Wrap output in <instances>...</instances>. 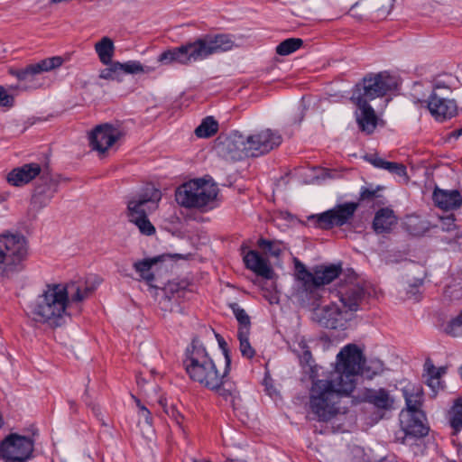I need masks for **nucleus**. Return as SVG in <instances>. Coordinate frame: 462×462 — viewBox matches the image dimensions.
I'll list each match as a JSON object with an SVG mask.
<instances>
[{
    "label": "nucleus",
    "instance_id": "obj_48",
    "mask_svg": "<svg viewBox=\"0 0 462 462\" xmlns=\"http://www.w3.org/2000/svg\"><path fill=\"white\" fill-rule=\"evenodd\" d=\"M365 159L376 168L383 169L386 161L378 157L376 154H366Z\"/></svg>",
    "mask_w": 462,
    "mask_h": 462
},
{
    "label": "nucleus",
    "instance_id": "obj_37",
    "mask_svg": "<svg viewBox=\"0 0 462 462\" xmlns=\"http://www.w3.org/2000/svg\"><path fill=\"white\" fill-rule=\"evenodd\" d=\"M449 423L454 430L459 431L462 430V399L456 400L454 405L449 412Z\"/></svg>",
    "mask_w": 462,
    "mask_h": 462
},
{
    "label": "nucleus",
    "instance_id": "obj_54",
    "mask_svg": "<svg viewBox=\"0 0 462 462\" xmlns=\"http://www.w3.org/2000/svg\"><path fill=\"white\" fill-rule=\"evenodd\" d=\"M218 343L223 351H224V349H226L228 351V349L226 348V343L225 342V340L223 338L218 339Z\"/></svg>",
    "mask_w": 462,
    "mask_h": 462
},
{
    "label": "nucleus",
    "instance_id": "obj_20",
    "mask_svg": "<svg viewBox=\"0 0 462 462\" xmlns=\"http://www.w3.org/2000/svg\"><path fill=\"white\" fill-rule=\"evenodd\" d=\"M365 295V289L358 283H348L338 291V297L346 310L352 315L360 308Z\"/></svg>",
    "mask_w": 462,
    "mask_h": 462
},
{
    "label": "nucleus",
    "instance_id": "obj_35",
    "mask_svg": "<svg viewBox=\"0 0 462 462\" xmlns=\"http://www.w3.org/2000/svg\"><path fill=\"white\" fill-rule=\"evenodd\" d=\"M303 44L300 38H289L282 41L276 47V53L281 56H287L299 50Z\"/></svg>",
    "mask_w": 462,
    "mask_h": 462
},
{
    "label": "nucleus",
    "instance_id": "obj_40",
    "mask_svg": "<svg viewBox=\"0 0 462 462\" xmlns=\"http://www.w3.org/2000/svg\"><path fill=\"white\" fill-rule=\"evenodd\" d=\"M383 170L388 171L391 173L396 174L400 177H404L407 175V171L405 165L399 162H387L384 163Z\"/></svg>",
    "mask_w": 462,
    "mask_h": 462
},
{
    "label": "nucleus",
    "instance_id": "obj_56",
    "mask_svg": "<svg viewBox=\"0 0 462 462\" xmlns=\"http://www.w3.org/2000/svg\"><path fill=\"white\" fill-rule=\"evenodd\" d=\"M176 423H177L178 425H180V420H179V418H176Z\"/></svg>",
    "mask_w": 462,
    "mask_h": 462
},
{
    "label": "nucleus",
    "instance_id": "obj_13",
    "mask_svg": "<svg viewBox=\"0 0 462 462\" xmlns=\"http://www.w3.org/2000/svg\"><path fill=\"white\" fill-rule=\"evenodd\" d=\"M122 131L110 124L97 125L89 134L91 148L99 153H105L122 137Z\"/></svg>",
    "mask_w": 462,
    "mask_h": 462
},
{
    "label": "nucleus",
    "instance_id": "obj_6",
    "mask_svg": "<svg viewBox=\"0 0 462 462\" xmlns=\"http://www.w3.org/2000/svg\"><path fill=\"white\" fill-rule=\"evenodd\" d=\"M28 243L18 233L0 234V277L10 279L24 270Z\"/></svg>",
    "mask_w": 462,
    "mask_h": 462
},
{
    "label": "nucleus",
    "instance_id": "obj_24",
    "mask_svg": "<svg viewBox=\"0 0 462 462\" xmlns=\"http://www.w3.org/2000/svg\"><path fill=\"white\" fill-rule=\"evenodd\" d=\"M245 267L254 272L258 276L265 279H272L274 272L271 267L269 261L263 257L257 251L250 250L244 255Z\"/></svg>",
    "mask_w": 462,
    "mask_h": 462
},
{
    "label": "nucleus",
    "instance_id": "obj_2",
    "mask_svg": "<svg viewBox=\"0 0 462 462\" xmlns=\"http://www.w3.org/2000/svg\"><path fill=\"white\" fill-rule=\"evenodd\" d=\"M92 291L93 288L83 280L47 284L42 293L28 305V316L51 328L60 327L71 315V308L88 299Z\"/></svg>",
    "mask_w": 462,
    "mask_h": 462
},
{
    "label": "nucleus",
    "instance_id": "obj_22",
    "mask_svg": "<svg viewBox=\"0 0 462 462\" xmlns=\"http://www.w3.org/2000/svg\"><path fill=\"white\" fill-rule=\"evenodd\" d=\"M42 172V168L38 163H26L21 167L13 169L7 174V181L14 187H22L28 184Z\"/></svg>",
    "mask_w": 462,
    "mask_h": 462
},
{
    "label": "nucleus",
    "instance_id": "obj_19",
    "mask_svg": "<svg viewBox=\"0 0 462 462\" xmlns=\"http://www.w3.org/2000/svg\"><path fill=\"white\" fill-rule=\"evenodd\" d=\"M351 101L358 108V111L356 112V118L360 131L367 134H373L379 122L374 109L367 101L359 99H351Z\"/></svg>",
    "mask_w": 462,
    "mask_h": 462
},
{
    "label": "nucleus",
    "instance_id": "obj_18",
    "mask_svg": "<svg viewBox=\"0 0 462 462\" xmlns=\"http://www.w3.org/2000/svg\"><path fill=\"white\" fill-rule=\"evenodd\" d=\"M430 114L439 121L451 118L457 113V105L454 100L448 97L439 95L438 92L431 93L429 100L425 101Z\"/></svg>",
    "mask_w": 462,
    "mask_h": 462
},
{
    "label": "nucleus",
    "instance_id": "obj_30",
    "mask_svg": "<svg viewBox=\"0 0 462 462\" xmlns=\"http://www.w3.org/2000/svg\"><path fill=\"white\" fill-rule=\"evenodd\" d=\"M424 370L427 372L428 374V385L432 389H435L436 386L439 385V379L443 374H446L447 368L444 366L437 368L433 365L432 361L430 358H428L424 364Z\"/></svg>",
    "mask_w": 462,
    "mask_h": 462
},
{
    "label": "nucleus",
    "instance_id": "obj_44",
    "mask_svg": "<svg viewBox=\"0 0 462 462\" xmlns=\"http://www.w3.org/2000/svg\"><path fill=\"white\" fill-rule=\"evenodd\" d=\"M383 188L377 186L375 189L362 187L360 189V200H372L377 197V192Z\"/></svg>",
    "mask_w": 462,
    "mask_h": 462
},
{
    "label": "nucleus",
    "instance_id": "obj_26",
    "mask_svg": "<svg viewBox=\"0 0 462 462\" xmlns=\"http://www.w3.org/2000/svg\"><path fill=\"white\" fill-rule=\"evenodd\" d=\"M397 217L393 209L383 208L379 209L374 217L373 227L377 234L388 233L396 225Z\"/></svg>",
    "mask_w": 462,
    "mask_h": 462
},
{
    "label": "nucleus",
    "instance_id": "obj_43",
    "mask_svg": "<svg viewBox=\"0 0 462 462\" xmlns=\"http://www.w3.org/2000/svg\"><path fill=\"white\" fill-rule=\"evenodd\" d=\"M436 92H438L439 95L449 97V95L451 94V88L444 81L437 79L433 84L431 93Z\"/></svg>",
    "mask_w": 462,
    "mask_h": 462
},
{
    "label": "nucleus",
    "instance_id": "obj_15",
    "mask_svg": "<svg viewBox=\"0 0 462 462\" xmlns=\"http://www.w3.org/2000/svg\"><path fill=\"white\" fill-rule=\"evenodd\" d=\"M63 63V59L60 56H53L40 60L37 63L29 64L23 69H9V73L15 77L19 81H31L35 76L42 72H49L60 68Z\"/></svg>",
    "mask_w": 462,
    "mask_h": 462
},
{
    "label": "nucleus",
    "instance_id": "obj_23",
    "mask_svg": "<svg viewBox=\"0 0 462 462\" xmlns=\"http://www.w3.org/2000/svg\"><path fill=\"white\" fill-rule=\"evenodd\" d=\"M363 398L365 402L380 411H391L394 407L395 399L385 388L365 389Z\"/></svg>",
    "mask_w": 462,
    "mask_h": 462
},
{
    "label": "nucleus",
    "instance_id": "obj_28",
    "mask_svg": "<svg viewBox=\"0 0 462 462\" xmlns=\"http://www.w3.org/2000/svg\"><path fill=\"white\" fill-rule=\"evenodd\" d=\"M403 395L407 409L405 411H420L422 404V389L420 386H407L403 389Z\"/></svg>",
    "mask_w": 462,
    "mask_h": 462
},
{
    "label": "nucleus",
    "instance_id": "obj_50",
    "mask_svg": "<svg viewBox=\"0 0 462 462\" xmlns=\"http://www.w3.org/2000/svg\"><path fill=\"white\" fill-rule=\"evenodd\" d=\"M92 411H93L94 415L100 420V422L103 426H108V424L106 422V420L103 418V414L101 412L99 406L93 405Z\"/></svg>",
    "mask_w": 462,
    "mask_h": 462
},
{
    "label": "nucleus",
    "instance_id": "obj_11",
    "mask_svg": "<svg viewBox=\"0 0 462 462\" xmlns=\"http://www.w3.org/2000/svg\"><path fill=\"white\" fill-rule=\"evenodd\" d=\"M32 452L33 439L25 435H7L0 444V456L5 461L28 462Z\"/></svg>",
    "mask_w": 462,
    "mask_h": 462
},
{
    "label": "nucleus",
    "instance_id": "obj_32",
    "mask_svg": "<svg viewBox=\"0 0 462 462\" xmlns=\"http://www.w3.org/2000/svg\"><path fill=\"white\" fill-rule=\"evenodd\" d=\"M217 130V122L212 116H208L203 119L201 124L195 129V134L198 137L208 138L214 135Z\"/></svg>",
    "mask_w": 462,
    "mask_h": 462
},
{
    "label": "nucleus",
    "instance_id": "obj_47",
    "mask_svg": "<svg viewBox=\"0 0 462 462\" xmlns=\"http://www.w3.org/2000/svg\"><path fill=\"white\" fill-rule=\"evenodd\" d=\"M455 220L456 218L453 214L441 217L440 221L442 230L449 232L456 229L457 226L455 224Z\"/></svg>",
    "mask_w": 462,
    "mask_h": 462
},
{
    "label": "nucleus",
    "instance_id": "obj_52",
    "mask_svg": "<svg viewBox=\"0 0 462 462\" xmlns=\"http://www.w3.org/2000/svg\"><path fill=\"white\" fill-rule=\"evenodd\" d=\"M27 432L28 433H32V434H34V433H37L40 429L35 425V424H31L27 429H26Z\"/></svg>",
    "mask_w": 462,
    "mask_h": 462
},
{
    "label": "nucleus",
    "instance_id": "obj_53",
    "mask_svg": "<svg viewBox=\"0 0 462 462\" xmlns=\"http://www.w3.org/2000/svg\"><path fill=\"white\" fill-rule=\"evenodd\" d=\"M452 135L454 137H459V136H462V127L461 128H458V129H456L452 132Z\"/></svg>",
    "mask_w": 462,
    "mask_h": 462
},
{
    "label": "nucleus",
    "instance_id": "obj_46",
    "mask_svg": "<svg viewBox=\"0 0 462 462\" xmlns=\"http://www.w3.org/2000/svg\"><path fill=\"white\" fill-rule=\"evenodd\" d=\"M14 98L9 95L6 90L0 86V106L12 107L14 106Z\"/></svg>",
    "mask_w": 462,
    "mask_h": 462
},
{
    "label": "nucleus",
    "instance_id": "obj_1",
    "mask_svg": "<svg viewBox=\"0 0 462 462\" xmlns=\"http://www.w3.org/2000/svg\"><path fill=\"white\" fill-rule=\"evenodd\" d=\"M337 357V377L314 381L310 389V410L321 421H328L339 412L340 398L354 391L357 374L372 379L384 369L383 363L378 359L366 363L355 344L346 346Z\"/></svg>",
    "mask_w": 462,
    "mask_h": 462
},
{
    "label": "nucleus",
    "instance_id": "obj_51",
    "mask_svg": "<svg viewBox=\"0 0 462 462\" xmlns=\"http://www.w3.org/2000/svg\"><path fill=\"white\" fill-rule=\"evenodd\" d=\"M423 435H415V434H412V435H404L403 437H401V438H396V442H400L402 444H404L405 443V440L408 439V438H411V439H415L417 437H422Z\"/></svg>",
    "mask_w": 462,
    "mask_h": 462
},
{
    "label": "nucleus",
    "instance_id": "obj_42",
    "mask_svg": "<svg viewBox=\"0 0 462 462\" xmlns=\"http://www.w3.org/2000/svg\"><path fill=\"white\" fill-rule=\"evenodd\" d=\"M109 67L100 71L99 77L104 79H115V74L120 70L119 61H111Z\"/></svg>",
    "mask_w": 462,
    "mask_h": 462
},
{
    "label": "nucleus",
    "instance_id": "obj_9",
    "mask_svg": "<svg viewBox=\"0 0 462 462\" xmlns=\"http://www.w3.org/2000/svg\"><path fill=\"white\" fill-rule=\"evenodd\" d=\"M396 88L395 79L386 72L368 74L361 82L356 83L351 99L370 102L377 97L385 96Z\"/></svg>",
    "mask_w": 462,
    "mask_h": 462
},
{
    "label": "nucleus",
    "instance_id": "obj_4",
    "mask_svg": "<svg viewBox=\"0 0 462 462\" xmlns=\"http://www.w3.org/2000/svg\"><path fill=\"white\" fill-rule=\"evenodd\" d=\"M233 47L234 41L229 34H205L193 42L164 51L159 55L158 61L164 65L174 62L189 65L206 60L213 54L230 51Z\"/></svg>",
    "mask_w": 462,
    "mask_h": 462
},
{
    "label": "nucleus",
    "instance_id": "obj_31",
    "mask_svg": "<svg viewBox=\"0 0 462 462\" xmlns=\"http://www.w3.org/2000/svg\"><path fill=\"white\" fill-rule=\"evenodd\" d=\"M158 262L157 258H146L137 261L134 263V269L140 275L142 280L151 282L154 280V275L151 272L152 266Z\"/></svg>",
    "mask_w": 462,
    "mask_h": 462
},
{
    "label": "nucleus",
    "instance_id": "obj_34",
    "mask_svg": "<svg viewBox=\"0 0 462 462\" xmlns=\"http://www.w3.org/2000/svg\"><path fill=\"white\" fill-rule=\"evenodd\" d=\"M257 245L265 254H269L273 257H279L283 250V245L282 242L276 240H268L263 237L257 241Z\"/></svg>",
    "mask_w": 462,
    "mask_h": 462
},
{
    "label": "nucleus",
    "instance_id": "obj_10",
    "mask_svg": "<svg viewBox=\"0 0 462 462\" xmlns=\"http://www.w3.org/2000/svg\"><path fill=\"white\" fill-rule=\"evenodd\" d=\"M357 208L358 203L345 202L320 214L312 215L309 220L313 221L314 225L320 229L329 230L335 226L340 227L350 224Z\"/></svg>",
    "mask_w": 462,
    "mask_h": 462
},
{
    "label": "nucleus",
    "instance_id": "obj_45",
    "mask_svg": "<svg viewBox=\"0 0 462 462\" xmlns=\"http://www.w3.org/2000/svg\"><path fill=\"white\" fill-rule=\"evenodd\" d=\"M462 327V311L455 318L451 319L446 327V332L456 336V329Z\"/></svg>",
    "mask_w": 462,
    "mask_h": 462
},
{
    "label": "nucleus",
    "instance_id": "obj_3",
    "mask_svg": "<svg viewBox=\"0 0 462 462\" xmlns=\"http://www.w3.org/2000/svg\"><path fill=\"white\" fill-rule=\"evenodd\" d=\"M224 356L225 368L221 372L206 348L194 339L191 349H187L185 370L192 381L212 391L229 402L234 409H237L241 406L242 399L236 383L229 377L231 358L226 349H224Z\"/></svg>",
    "mask_w": 462,
    "mask_h": 462
},
{
    "label": "nucleus",
    "instance_id": "obj_39",
    "mask_svg": "<svg viewBox=\"0 0 462 462\" xmlns=\"http://www.w3.org/2000/svg\"><path fill=\"white\" fill-rule=\"evenodd\" d=\"M299 358V361H300V365L305 368V367H309L310 369V378L312 379V383L311 385L313 384V382L314 381H317L318 379H315V374H314V366L312 365L314 360H313V357H312V355H311V352L310 350V347L306 350H304L303 353H301L300 356H297Z\"/></svg>",
    "mask_w": 462,
    "mask_h": 462
},
{
    "label": "nucleus",
    "instance_id": "obj_7",
    "mask_svg": "<svg viewBox=\"0 0 462 462\" xmlns=\"http://www.w3.org/2000/svg\"><path fill=\"white\" fill-rule=\"evenodd\" d=\"M217 191L214 183L205 179H194L177 188L175 200L185 208L207 212L214 208Z\"/></svg>",
    "mask_w": 462,
    "mask_h": 462
},
{
    "label": "nucleus",
    "instance_id": "obj_5",
    "mask_svg": "<svg viewBox=\"0 0 462 462\" xmlns=\"http://www.w3.org/2000/svg\"><path fill=\"white\" fill-rule=\"evenodd\" d=\"M295 279L298 282L297 295L310 305L319 303L323 287L336 280L342 273L341 265L319 266L313 273L295 258Z\"/></svg>",
    "mask_w": 462,
    "mask_h": 462
},
{
    "label": "nucleus",
    "instance_id": "obj_16",
    "mask_svg": "<svg viewBox=\"0 0 462 462\" xmlns=\"http://www.w3.org/2000/svg\"><path fill=\"white\" fill-rule=\"evenodd\" d=\"M353 315L346 310H342L337 304L330 303L324 306L318 314L319 323L329 329H345Z\"/></svg>",
    "mask_w": 462,
    "mask_h": 462
},
{
    "label": "nucleus",
    "instance_id": "obj_41",
    "mask_svg": "<svg viewBox=\"0 0 462 462\" xmlns=\"http://www.w3.org/2000/svg\"><path fill=\"white\" fill-rule=\"evenodd\" d=\"M290 348L298 356L303 353L304 350L308 349L309 346L303 337L296 336L290 345Z\"/></svg>",
    "mask_w": 462,
    "mask_h": 462
},
{
    "label": "nucleus",
    "instance_id": "obj_49",
    "mask_svg": "<svg viewBox=\"0 0 462 462\" xmlns=\"http://www.w3.org/2000/svg\"><path fill=\"white\" fill-rule=\"evenodd\" d=\"M138 406H139V418L143 419L144 422L147 425H151L152 418L150 416V411L144 406L141 405L139 401H138Z\"/></svg>",
    "mask_w": 462,
    "mask_h": 462
},
{
    "label": "nucleus",
    "instance_id": "obj_14",
    "mask_svg": "<svg viewBox=\"0 0 462 462\" xmlns=\"http://www.w3.org/2000/svg\"><path fill=\"white\" fill-rule=\"evenodd\" d=\"M57 191L58 182L49 176L42 175L40 182L34 188L32 195L29 210L36 214L47 207ZM33 217H35V215H33Z\"/></svg>",
    "mask_w": 462,
    "mask_h": 462
},
{
    "label": "nucleus",
    "instance_id": "obj_17",
    "mask_svg": "<svg viewBox=\"0 0 462 462\" xmlns=\"http://www.w3.org/2000/svg\"><path fill=\"white\" fill-rule=\"evenodd\" d=\"M220 155L227 161H241L249 155L245 136L241 134H233L218 145Z\"/></svg>",
    "mask_w": 462,
    "mask_h": 462
},
{
    "label": "nucleus",
    "instance_id": "obj_25",
    "mask_svg": "<svg viewBox=\"0 0 462 462\" xmlns=\"http://www.w3.org/2000/svg\"><path fill=\"white\" fill-rule=\"evenodd\" d=\"M435 205L445 211L455 210L462 205V196L457 189L436 188L432 195Z\"/></svg>",
    "mask_w": 462,
    "mask_h": 462
},
{
    "label": "nucleus",
    "instance_id": "obj_8",
    "mask_svg": "<svg viewBox=\"0 0 462 462\" xmlns=\"http://www.w3.org/2000/svg\"><path fill=\"white\" fill-rule=\"evenodd\" d=\"M162 193L153 187H147L142 193L129 200L128 217L130 222L134 223L145 236H152L155 233V227L147 217V210L156 208V203L161 199Z\"/></svg>",
    "mask_w": 462,
    "mask_h": 462
},
{
    "label": "nucleus",
    "instance_id": "obj_33",
    "mask_svg": "<svg viewBox=\"0 0 462 462\" xmlns=\"http://www.w3.org/2000/svg\"><path fill=\"white\" fill-rule=\"evenodd\" d=\"M229 307L239 323L238 331L245 332L246 330V332H249L251 328V321L250 317L245 312V310L236 302L230 303Z\"/></svg>",
    "mask_w": 462,
    "mask_h": 462
},
{
    "label": "nucleus",
    "instance_id": "obj_29",
    "mask_svg": "<svg viewBox=\"0 0 462 462\" xmlns=\"http://www.w3.org/2000/svg\"><path fill=\"white\" fill-rule=\"evenodd\" d=\"M95 51L104 65H108L112 61L115 52V45L109 37H103L95 44Z\"/></svg>",
    "mask_w": 462,
    "mask_h": 462
},
{
    "label": "nucleus",
    "instance_id": "obj_38",
    "mask_svg": "<svg viewBox=\"0 0 462 462\" xmlns=\"http://www.w3.org/2000/svg\"><path fill=\"white\" fill-rule=\"evenodd\" d=\"M249 332H243V331H237V337L240 342V351L244 357H246L248 359H251L254 356L255 351L251 346V344L249 342Z\"/></svg>",
    "mask_w": 462,
    "mask_h": 462
},
{
    "label": "nucleus",
    "instance_id": "obj_27",
    "mask_svg": "<svg viewBox=\"0 0 462 462\" xmlns=\"http://www.w3.org/2000/svg\"><path fill=\"white\" fill-rule=\"evenodd\" d=\"M371 453V449L365 451V448L356 442H350L341 455V462H372L374 457Z\"/></svg>",
    "mask_w": 462,
    "mask_h": 462
},
{
    "label": "nucleus",
    "instance_id": "obj_36",
    "mask_svg": "<svg viewBox=\"0 0 462 462\" xmlns=\"http://www.w3.org/2000/svg\"><path fill=\"white\" fill-rule=\"evenodd\" d=\"M120 70L126 74L150 73L154 70L152 67L143 66L138 60H129L125 63L119 62Z\"/></svg>",
    "mask_w": 462,
    "mask_h": 462
},
{
    "label": "nucleus",
    "instance_id": "obj_12",
    "mask_svg": "<svg viewBox=\"0 0 462 462\" xmlns=\"http://www.w3.org/2000/svg\"><path fill=\"white\" fill-rule=\"evenodd\" d=\"M245 138L251 157L264 155L277 148L282 142V134L270 128L253 133Z\"/></svg>",
    "mask_w": 462,
    "mask_h": 462
},
{
    "label": "nucleus",
    "instance_id": "obj_55",
    "mask_svg": "<svg viewBox=\"0 0 462 462\" xmlns=\"http://www.w3.org/2000/svg\"><path fill=\"white\" fill-rule=\"evenodd\" d=\"M459 374H460V377H461V380H462V366L460 367Z\"/></svg>",
    "mask_w": 462,
    "mask_h": 462
},
{
    "label": "nucleus",
    "instance_id": "obj_21",
    "mask_svg": "<svg viewBox=\"0 0 462 462\" xmlns=\"http://www.w3.org/2000/svg\"><path fill=\"white\" fill-rule=\"evenodd\" d=\"M400 423L404 433H428L430 430L426 415L422 411H402Z\"/></svg>",
    "mask_w": 462,
    "mask_h": 462
}]
</instances>
